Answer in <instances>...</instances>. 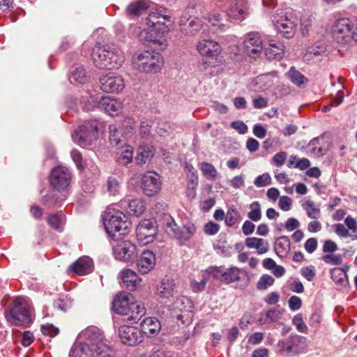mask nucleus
I'll use <instances>...</instances> for the list:
<instances>
[{
	"instance_id": "obj_38",
	"label": "nucleus",
	"mask_w": 357,
	"mask_h": 357,
	"mask_svg": "<svg viewBox=\"0 0 357 357\" xmlns=\"http://www.w3.org/2000/svg\"><path fill=\"white\" fill-rule=\"evenodd\" d=\"M290 250V241L287 236L279 237L275 244V250L277 255L283 257L287 255Z\"/></svg>"
},
{
	"instance_id": "obj_54",
	"label": "nucleus",
	"mask_w": 357,
	"mask_h": 357,
	"mask_svg": "<svg viewBox=\"0 0 357 357\" xmlns=\"http://www.w3.org/2000/svg\"><path fill=\"white\" fill-rule=\"evenodd\" d=\"M271 183V177L268 173H264L257 176L254 181V184L257 188H262Z\"/></svg>"
},
{
	"instance_id": "obj_53",
	"label": "nucleus",
	"mask_w": 357,
	"mask_h": 357,
	"mask_svg": "<svg viewBox=\"0 0 357 357\" xmlns=\"http://www.w3.org/2000/svg\"><path fill=\"white\" fill-rule=\"evenodd\" d=\"M333 280L337 284H342L346 279V272L340 268H333L331 271Z\"/></svg>"
},
{
	"instance_id": "obj_25",
	"label": "nucleus",
	"mask_w": 357,
	"mask_h": 357,
	"mask_svg": "<svg viewBox=\"0 0 357 357\" xmlns=\"http://www.w3.org/2000/svg\"><path fill=\"white\" fill-rule=\"evenodd\" d=\"M120 276L124 285L130 291L137 290L142 286V278L135 271L130 268L123 269L120 273Z\"/></svg>"
},
{
	"instance_id": "obj_48",
	"label": "nucleus",
	"mask_w": 357,
	"mask_h": 357,
	"mask_svg": "<svg viewBox=\"0 0 357 357\" xmlns=\"http://www.w3.org/2000/svg\"><path fill=\"white\" fill-rule=\"evenodd\" d=\"M121 188V181L115 177L109 176L107 182V190L110 195L114 196L119 194Z\"/></svg>"
},
{
	"instance_id": "obj_63",
	"label": "nucleus",
	"mask_w": 357,
	"mask_h": 357,
	"mask_svg": "<svg viewBox=\"0 0 357 357\" xmlns=\"http://www.w3.org/2000/svg\"><path fill=\"white\" fill-rule=\"evenodd\" d=\"M41 332L45 335L54 337L59 333V329L52 324H46L41 326Z\"/></svg>"
},
{
	"instance_id": "obj_17",
	"label": "nucleus",
	"mask_w": 357,
	"mask_h": 357,
	"mask_svg": "<svg viewBox=\"0 0 357 357\" xmlns=\"http://www.w3.org/2000/svg\"><path fill=\"white\" fill-rule=\"evenodd\" d=\"M119 337L122 343L129 346H135L142 342L143 335L137 327L123 325L119 328Z\"/></svg>"
},
{
	"instance_id": "obj_62",
	"label": "nucleus",
	"mask_w": 357,
	"mask_h": 357,
	"mask_svg": "<svg viewBox=\"0 0 357 357\" xmlns=\"http://www.w3.org/2000/svg\"><path fill=\"white\" fill-rule=\"evenodd\" d=\"M231 127L241 135L245 134L248 130V126L241 120L232 121Z\"/></svg>"
},
{
	"instance_id": "obj_40",
	"label": "nucleus",
	"mask_w": 357,
	"mask_h": 357,
	"mask_svg": "<svg viewBox=\"0 0 357 357\" xmlns=\"http://www.w3.org/2000/svg\"><path fill=\"white\" fill-rule=\"evenodd\" d=\"M148 3L144 0H138L130 3L126 9V13L130 16H138L148 8Z\"/></svg>"
},
{
	"instance_id": "obj_58",
	"label": "nucleus",
	"mask_w": 357,
	"mask_h": 357,
	"mask_svg": "<svg viewBox=\"0 0 357 357\" xmlns=\"http://www.w3.org/2000/svg\"><path fill=\"white\" fill-rule=\"evenodd\" d=\"M322 260L327 264L340 265L342 262V257L340 255L331 253L323 256Z\"/></svg>"
},
{
	"instance_id": "obj_23",
	"label": "nucleus",
	"mask_w": 357,
	"mask_h": 357,
	"mask_svg": "<svg viewBox=\"0 0 357 357\" xmlns=\"http://www.w3.org/2000/svg\"><path fill=\"white\" fill-rule=\"evenodd\" d=\"M123 102L114 97L101 96L100 109L111 116H116L122 113Z\"/></svg>"
},
{
	"instance_id": "obj_35",
	"label": "nucleus",
	"mask_w": 357,
	"mask_h": 357,
	"mask_svg": "<svg viewBox=\"0 0 357 357\" xmlns=\"http://www.w3.org/2000/svg\"><path fill=\"white\" fill-rule=\"evenodd\" d=\"M132 157L133 149L131 146L125 144L118 148L116 158L119 163L127 165L132 161Z\"/></svg>"
},
{
	"instance_id": "obj_52",
	"label": "nucleus",
	"mask_w": 357,
	"mask_h": 357,
	"mask_svg": "<svg viewBox=\"0 0 357 357\" xmlns=\"http://www.w3.org/2000/svg\"><path fill=\"white\" fill-rule=\"evenodd\" d=\"M274 278L267 274L262 275L257 283V288L259 290H265L274 283Z\"/></svg>"
},
{
	"instance_id": "obj_33",
	"label": "nucleus",
	"mask_w": 357,
	"mask_h": 357,
	"mask_svg": "<svg viewBox=\"0 0 357 357\" xmlns=\"http://www.w3.org/2000/svg\"><path fill=\"white\" fill-rule=\"evenodd\" d=\"M94 353L92 348L87 344L81 342L75 343L69 353V357H93Z\"/></svg>"
},
{
	"instance_id": "obj_18",
	"label": "nucleus",
	"mask_w": 357,
	"mask_h": 357,
	"mask_svg": "<svg viewBox=\"0 0 357 357\" xmlns=\"http://www.w3.org/2000/svg\"><path fill=\"white\" fill-rule=\"evenodd\" d=\"M344 225L337 223L333 225L335 233L340 238L349 237L352 241L357 240V221L348 215L344 219Z\"/></svg>"
},
{
	"instance_id": "obj_32",
	"label": "nucleus",
	"mask_w": 357,
	"mask_h": 357,
	"mask_svg": "<svg viewBox=\"0 0 357 357\" xmlns=\"http://www.w3.org/2000/svg\"><path fill=\"white\" fill-rule=\"evenodd\" d=\"M141 332L149 335H156L161 329L160 321L154 317H148L141 323Z\"/></svg>"
},
{
	"instance_id": "obj_45",
	"label": "nucleus",
	"mask_w": 357,
	"mask_h": 357,
	"mask_svg": "<svg viewBox=\"0 0 357 357\" xmlns=\"http://www.w3.org/2000/svg\"><path fill=\"white\" fill-rule=\"evenodd\" d=\"M287 75L291 82L298 87L307 82V79L294 66L290 68Z\"/></svg>"
},
{
	"instance_id": "obj_36",
	"label": "nucleus",
	"mask_w": 357,
	"mask_h": 357,
	"mask_svg": "<svg viewBox=\"0 0 357 357\" xmlns=\"http://www.w3.org/2000/svg\"><path fill=\"white\" fill-rule=\"evenodd\" d=\"M301 206L310 218L318 219L320 217V208L312 200L304 199L301 201Z\"/></svg>"
},
{
	"instance_id": "obj_19",
	"label": "nucleus",
	"mask_w": 357,
	"mask_h": 357,
	"mask_svg": "<svg viewBox=\"0 0 357 357\" xmlns=\"http://www.w3.org/2000/svg\"><path fill=\"white\" fill-rule=\"evenodd\" d=\"M196 50L202 56L215 59L222 52L220 45L211 39L199 40Z\"/></svg>"
},
{
	"instance_id": "obj_5",
	"label": "nucleus",
	"mask_w": 357,
	"mask_h": 357,
	"mask_svg": "<svg viewBox=\"0 0 357 357\" xmlns=\"http://www.w3.org/2000/svg\"><path fill=\"white\" fill-rule=\"evenodd\" d=\"M5 317L11 325L28 326L32 323L30 305L22 297L15 298L13 306L6 310Z\"/></svg>"
},
{
	"instance_id": "obj_1",
	"label": "nucleus",
	"mask_w": 357,
	"mask_h": 357,
	"mask_svg": "<svg viewBox=\"0 0 357 357\" xmlns=\"http://www.w3.org/2000/svg\"><path fill=\"white\" fill-rule=\"evenodd\" d=\"M146 24L149 28L139 32L140 41L152 43L160 50H165L168 45L166 34L174 26V20L167 10L160 7L151 11L146 19Z\"/></svg>"
},
{
	"instance_id": "obj_16",
	"label": "nucleus",
	"mask_w": 357,
	"mask_h": 357,
	"mask_svg": "<svg viewBox=\"0 0 357 357\" xmlns=\"http://www.w3.org/2000/svg\"><path fill=\"white\" fill-rule=\"evenodd\" d=\"M141 188L146 196H153L161 190V181L159 174L155 172H147L142 178Z\"/></svg>"
},
{
	"instance_id": "obj_28",
	"label": "nucleus",
	"mask_w": 357,
	"mask_h": 357,
	"mask_svg": "<svg viewBox=\"0 0 357 357\" xmlns=\"http://www.w3.org/2000/svg\"><path fill=\"white\" fill-rule=\"evenodd\" d=\"M131 295L126 293H120L117 294L112 303V308L114 311L119 314H128L129 307L132 301H130Z\"/></svg>"
},
{
	"instance_id": "obj_42",
	"label": "nucleus",
	"mask_w": 357,
	"mask_h": 357,
	"mask_svg": "<svg viewBox=\"0 0 357 357\" xmlns=\"http://www.w3.org/2000/svg\"><path fill=\"white\" fill-rule=\"evenodd\" d=\"M322 136L314 137L308 143L306 149L307 153L315 157H319L324 155V149L319 144V140Z\"/></svg>"
},
{
	"instance_id": "obj_11",
	"label": "nucleus",
	"mask_w": 357,
	"mask_h": 357,
	"mask_svg": "<svg viewBox=\"0 0 357 357\" xmlns=\"http://www.w3.org/2000/svg\"><path fill=\"white\" fill-rule=\"evenodd\" d=\"M206 272L212 275L214 278L228 284L241 281L242 277L245 276L247 274L244 269L236 266L228 268H225L222 266L210 267Z\"/></svg>"
},
{
	"instance_id": "obj_59",
	"label": "nucleus",
	"mask_w": 357,
	"mask_h": 357,
	"mask_svg": "<svg viewBox=\"0 0 357 357\" xmlns=\"http://www.w3.org/2000/svg\"><path fill=\"white\" fill-rule=\"evenodd\" d=\"M195 13V9L193 7H188L182 13L179 24L180 26H186L187 23L190 22L193 17L192 14Z\"/></svg>"
},
{
	"instance_id": "obj_4",
	"label": "nucleus",
	"mask_w": 357,
	"mask_h": 357,
	"mask_svg": "<svg viewBox=\"0 0 357 357\" xmlns=\"http://www.w3.org/2000/svg\"><path fill=\"white\" fill-rule=\"evenodd\" d=\"M163 64V56L155 51L137 52L132 58L133 68L141 73H157L160 71Z\"/></svg>"
},
{
	"instance_id": "obj_56",
	"label": "nucleus",
	"mask_w": 357,
	"mask_h": 357,
	"mask_svg": "<svg viewBox=\"0 0 357 357\" xmlns=\"http://www.w3.org/2000/svg\"><path fill=\"white\" fill-rule=\"evenodd\" d=\"M109 130V141L111 144L118 146L120 144L121 139L120 138V131L116 129V126L111 125Z\"/></svg>"
},
{
	"instance_id": "obj_7",
	"label": "nucleus",
	"mask_w": 357,
	"mask_h": 357,
	"mask_svg": "<svg viewBox=\"0 0 357 357\" xmlns=\"http://www.w3.org/2000/svg\"><path fill=\"white\" fill-rule=\"evenodd\" d=\"M101 126L102 123L96 120L86 121L72 134V139L81 146H89L98 138Z\"/></svg>"
},
{
	"instance_id": "obj_64",
	"label": "nucleus",
	"mask_w": 357,
	"mask_h": 357,
	"mask_svg": "<svg viewBox=\"0 0 357 357\" xmlns=\"http://www.w3.org/2000/svg\"><path fill=\"white\" fill-rule=\"evenodd\" d=\"M287 154L286 152H279L272 158V163L278 167L282 166L287 160Z\"/></svg>"
},
{
	"instance_id": "obj_30",
	"label": "nucleus",
	"mask_w": 357,
	"mask_h": 357,
	"mask_svg": "<svg viewBox=\"0 0 357 357\" xmlns=\"http://www.w3.org/2000/svg\"><path fill=\"white\" fill-rule=\"evenodd\" d=\"M70 268L77 275H87L93 271V261L89 257H82L74 262Z\"/></svg>"
},
{
	"instance_id": "obj_44",
	"label": "nucleus",
	"mask_w": 357,
	"mask_h": 357,
	"mask_svg": "<svg viewBox=\"0 0 357 357\" xmlns=\"http://www.w3.org/2000/svg\"><path fill=\"white\" fill-rule=\"evenodd\" d=\"M47 221L48 225L54 229L59 231H63L65 216L61 213L50 215L47 218Z\"/></svg>"
},
{
	"instance_id": "obj_24",
	"label": "nucleus",
	"mask_w": 357,
	"mask_h": 357,
	"mask_svg": "<svg viewBox=\"0 0 357 357\" xmlns=\"http://www.w3.org/2000/svg\"><path fill=\"white\" fill-rule=\"evenodd\" d=\"M156 294L162 298H169L177 294V286L174 279L163 278L156 288Z\"/></svg>"
},
{
	"instance_id": "obj_8",
	"label": "nucleus",
	"mask_w": 357,
	"mask_h": 357,
	"mask_svg": "<svg viewBox=\"0 0 357 357\" xmlns=\"http://www.w3.org/2000/svg\"><path fill=\"white\" fill-rule=\"evenodd\" d=\"M353 19L340 18L335 21L331 28L333 38L340 44H348L352 41Z\"/></svg>"
},
{
	"instance_id": "obj_26",
	"label": "nucleus",
	"mask_w": 357,
	"mask_h": 357,
	"mask_svg": "<svg viewBox=\"0 0 357 357\" xmlns=\"http://www.w3.org/2000/svg\"><path fill=\"white\" fill-rule=\"evenodd\" d=\"M120 206L125 208L130 215L139 216L146 209L144 202L141 199L128 200L123 199L120 202Z\"/></svg>"
},
{
	"instance_id": "obj_43",
	"label": "nucleus",
	"mask_w": 357,
	"mask_h": 357,
	"mask_svg": "<svg viewBox=\"0 0 357 357\" xmlns=\"http://www.w3.org/2000/svg\"><path fill=\"white\" fill-rule=\"evenodd\" d=\"M106 340L94 347L98 357H114V350L109 345Z\"/></svg>"
},
{
	"instance_id": "obj_14",
	"label": "nucleus",
	"mask_w": 357,
	"mask_h": 357,
	"mask_svg": "<svg viewBox=\"0 0 357 357\" xmlns=\"http://www.w3.org/2000/svg\"><path fill=\"white\" fill-rule=\"evenodd\" d=\"M100 89L107 93L118 94L125 88V81L122 76L114 73H109L100 77Z\"/></svg>"
},
{
	"instance_id": "obj_10",
	"label": "nucleus",
	"mask_w": 357,
	"mask_h": 357,
	"mask_svg": "<svg viewBox=\"0 0 357 357\" xmlns=\"http://www.w3.org/2000/svg\"><path fill=\"white\" fill-rule=\"evenodd\" d=\"M196 227L190 222H186L182 227H180L176 222L172 219L166 225V232L172 238L177 240L180 244L183 245L189 241L195 234Z\"/></svg>"
},
{
	"instance_id": "obj_46",
	"label": "nucleus",
	"mask_w": 357,
	"mask_h": 357,
	"mask_svg": "<svg viewBox=\"0 0 357 357\" xmlns=\"http://www.w3.org/2000/svg\"><path fill=\"white\" fill-rule=\"evenodd\" d=\"M200 169L203 175L208 180L215 181L218 176V171L211 163L203 162L200 164Z\"/></svg>"
},
{
	"instance_id": "obj_22",
	"label": "nucleus",
	"mask_w": 357,
	"mask_h": 357,
	"mask_svg": "<svg viewBox=\"0 0 357 357\" xmlns=\"http://www.w3.org/2000/svg\"><path fill=\"white\" fill-rule=\"evenodd\" d=\"M78 339L82 341L81 343L87 344L89 347H95L105 340L102 332L96 326H89L80 332Z\"/></svg>"
},
{
	"instance_id": "obj_9",
	"label": "nucleus",
	"mask_w": 357,
	"mask_h": 357,
	"mask_svg": "<svg viewBox=\"0 0 357 357\" xmlns=\"http://www.w3.org/2000/svg\"><path fill=\"white\" fill-rule=\"evenodd\" d=\"M112 252L116 260L133 264L137 257V245L130 241L115 242L112 245Z\"/></svg>"
},
{
	"instance_id": "obj_34",
	"label": "nucleus",
	"mask_w": 357,
	"mask_h": 357,
	"mask_svg": "<svg viewBox=\"0 0 357 357\" xmlns=\"http://www.w3.org/2000/svg\"><path fill=\"white\" fill-rule=\"evenodd\" d=\"M129 312L125 316L127 317V320L136 322L139 321L145 314L146 308L144 305L139 302H133L130 305Z\"/></svg>"
},
{
	"instance_id": "obj_55",
	"label": "nucleus",
	"mask_w": 357,
	"mask_h": 357,
	"mask_svg": "<svg viewBox=\"0 0 357 357\" xmlns=\"http://www.w3.org/2000/svg\"><path fill=\"white\" fill-rule=\"evenodd\" d=\"M189 172H190V176L188 175V176L190 177V184L192 185V190L188 189L187 195L188 197L194 198L195 197V194H196L195 188H196V186L197 185L198 178L196 174V172L194 171V169L192 166L190 167Z\"/></svg>"
},
{
	"instance_id": "obj_20",
	"label": "nucleus",
	"mask_w": 357,
	"mask_h": 357,
	"mask_svg": "<svg viewBox=\"0 0 357 357\" xmlns=\"http://www.w3.org/2000/svg\"><path fill=\"white\" fill-rule=\"evenodd\" d=\"M245 52L251 57H256L263 49L261 38L257 32H250L245 36L243 43Z\"/></svg>"
},
{
	"instance_id": "obj_3",
	"label": "nucleus",
	"mask_w": 357,
	"mask_h": 357,
	"mask_svg": "<svg viewBox=\"0 0 357 357\" xmlns=\"http://www.w3.org/2000/svg\"><path fill=\"white\" fill-rule=\"evenodd\" d=\"M102 220L107 234L112 239H114L116 233L119 235L126 234L130 225L123 212L111 206L105 211Z\"/></svg>"
},
{
	"instance_id": "obj_60",
	"label": "nucleus",
	"mask_w": 357,
	"mask_h": 357,
	"mask_svg": "<svg viewBox=\"0 0 357 357\" xmlns=\"http://www.w3.org/2000/svg\"><path fill=\"white\" fill-rule=\"evenodd\" d=\"M293 324L296 327V329L301 333H306L307 327L303 321V317L301 314H297L292 319Z\"/></svg>"
},
{
	"instance_id": "obj_39",
	"label": "nucleus",
	"mask_w": 357,
	"mask_h": 357,
	"mask_svg": "<svg viewBox=\"0 0 357 357\" xmlns=\"http://www.w3.org/2000/svg\"><path fill=\"white\" fill-rule=\"evenodd\" d=\"M154 155V150L152 146H141L136 156V160L139 164H145L150 161Z\"/></svg>"
},
{
	"instance_id": "obj_51",
	"label": "nucleus",
	"mask_w": 357,
	"mask_h": 357,
	"mask_svg": "<svg viewBox=\"0 0 357 357\" xmlns=\"http://www.w3.org/2000/svg\"><path fill=\"white\" fill-rule=\"evenodd\" d=\"M265 317H264L262 315L259 319V321L261 324H264L268 321L270 322H275L278 321L280 319L281 317V312L280 311L275 310H271L266 312Z\"/></svg>"
},
{
	"instance_id": "obj_15",
	"label": "nucleus",
	"mask_w": 357,
	"mask_h": 357,
	"mask_svg": "<svg viewBox=\"0 0 357 357\" xmlns=\"http://www.w3.org/2000/svg\"><path fill=\"white\" fill-rule=\"evenodd\" d=\"M71 181V173L69 169L63 166L54 168L50 176L52 187L58 190H66Z\"/></svg>"
},
{
	"instance_id": "obj_41",
	"label": "nucleus",
	"mask_w": 357,
	"mask_h": 357,
	"mask_svg": "<svg viewBox=\"0 0 357 357\" xmlns=\"http://www.w3.org/2000/svg\"><path fill=\"white\" fill-rule=\"evenodd\" d=\"M241 220V216L239 211L234 207H229L225 214V222L228 227H234L238 225Z\"/></svg>"
},
{
	"instance_id": "obj_49",
	"label": "nucleus",
	"mask_w": 357,
	"mask_h": 357,
	"mask_svg": "<svg viewBox=\"0 0 357 357\" xmlns=\"http://www.w3.org/2000/svg\"><path fill=\"white\" fill-rule=\"evenodd\" d=\"M250 211L248 213V217L253 222H258L261 218V205L259 202H253L250 204Z\"/></svg>"
},
{
	"instance_id": "obj_21",
	"label": "nucleus",
	"mask_w": 357,
	"mask_h": 357,
	"mask_svg": "<svg viewBox=\"0 0 357 357\" xmlns=\"http://www.w3.org/2000/svg\"><path fill=\"white\" fill-rule=\"evenodd\" d=\"M136 268L142 275L148 274L156 264L155 253L150 250H143L139 255H137L136 261Z\"/></svg>"
},
{
	"instance_id": "obj_57",
	"label": "nucleus",
	"mask_w": 357,
	"mask_h": 357,
	"mask_svg": "<svg viewBox=\"0 0 357 357\" xmlns=\"http://www.w3.org/2000/svg\"><path fill=\"white\" fill-rule=\"evenodd\" d=\"M208 22L212 26L222 27L224 24L222 22V16L218 11H213L208 15Z\"/></svg>"
},
{
	"instance_id": "obj_47",
	"label": "nucleus",
	"mask_w": 357,
	"mask_h": 357,
	"mask_svg": "<svg viewBox=\"0 0 357 357\" xmlns=\"http://www.w3.org/2000/svg\"><path fill=\"white\" fill-rule=\"evenodd\" d=\"M89 77L85 69L83 67L77 68L69 78L71 83L76 82L79 84H85L88 82Z\"/></svg>"
},
{
	"instance_id": "obj_61",
	"label": "nucleus",
	"mask_w": 357,
	"mask_h": 357,
	"mask_svg": "<svg viewBox=\"0 0 357 357\" xmlns=\"http://www.w3.org/2000/svg\"><path fill=\"white\" fill-rule=\"evenodd\" d=\"M301 273L307 280L312 281L316 275L315 267L312 265L303 267Z\"/></svg>"
},
{
	"instance_id": "obj_2",
	"label": "nucleus",
	"mask_w": 357,
	"mask_h": 357,
	"mask_svg": "<svg viewBox=\"0 0 357 357\" xmlns=\"http://www.w3.org/2000/svg\"><path fill=\"white\" fill-rule=\"evenodd\" d=\"M92 59L100 69H117L125 61L123 52L114 45L96 47L93 50Z\"/></svg>"
},
{
	"instance_id": "obj_13",
	"label": "nucleus",
	"mask_w": 357,
	"mask_h": 357,
	"mask_svg": "<svg viewBox=\"0 0 357 357\" xmlns=\"http://www.w3.org/2000/svg\"><path fill=\"white\" fill-rule=\"evenodd\" d=\"M135 234L140 245H146L153 243L157 235L155 222L150 219L141 220L136 227Z\"/></svg>"
},
{
	"instance_id": "obj_50",
	"label": "nucleus",
	"mask_w": 357,
	"mask_h": 357,
	"mask_svg": "<svg viewBox=\"0 0 357 357\" xmlns=\"http://www.w3.org/2000/svg\"><path fill=\"white\" fill-rule=\"evenodd\" d=\"M186 26L187 27L184 28L183 31H185L186 34L194 35L201 29L202 24L199 19L193 17L188 22V24Z\"/></svg>"
},
{
	"instance_id": "obj_12",
	"label": "nucleus",
	"mask_w": 357,
	"mask_h": 357,
	"mask_svg": "<svg viewBox=\"0 0 357 357\" xmlns=\"http://www.w3.org/2000/svg\"><path fill=\"white\" fill-rule=\"evenodd\" d=\"M307 346V339L298 335H291L287 339L280 340L278 343L280 352L288 355L304 352Z\"/></svg>"
},
{
	"instance_id": "obj_29",
	"label": "nucleus",
	"mask_w": 357,
	"mask_h": 357,
	"mask_svg": "<svg viewBox=\"0 0 357 357\" xmlns=\"http://www.w3.org/2000/svg\"><path fill=\"white\" fill-rule=\"evenodd\" d=\"M265 54L269 60H280L284 55V46L282 43L270 40L268 46L265 47Z\"/></svg>"
},
{
	"instance_id": "obj_31",
	"label": "nucleus",
	"mask_w": 357,
	"mask_h": 357,
	"mask_svg": "<svg viewBox=\"0 0 357 357\" xmlns=\"http://www.w3.org/2000/svg\"><path fill=\"white\" fill-rule=\"evenodd\" d=\"M245 245L249 249H255L258 255L266 254L270 247L267 240L257 237H248Z\"/></svg>"
},
{
	"instance_id": "obj_6",
	"label": "nucleus",
	"mask_w": 357,
	"mask_h": 357,
	"mask_svg": "<svg viewBox=\"0 0 357 357\" xmlns=\"http://www.w3.org/2000/svg\"><path fill=\"white\" fill-rule=\"evenodd\" d=\"M272 22L278 33L287 38L293 37L298 19L291 8L277 10L272 16Z\"/></svg>"
},
{
	"instance_id": "obj_37",
	"label": "nucleus",
	"mask_w": 357,
	"mask_h": 357,
	"mask_svg": "<svg viewBox=\"0 0 357 357\" xmlns=\"http://www.w3.org/2000/svg\"><path fill=\"white\" fill-rule=\"evenodd\" d=\"M101 97L96 94L88 93L82 98L81 102L86 110H91L95 108L100 109Z\"/></svg>"
},
{
	"instance_id": "obj_27",
	"label": "nucleus",
	"mask_w": 357,
	"mask_h": 357,
	"mask_svg": "<svg viewBox=\"0 0 357 357\" xmlns=\"http://www.w3.org/2000/svg\"><path fill=\"white\" fill-rule=\"evenodd\" d=\"M228 17L235 20H244L249 14L246 0H235L227 11Z\"/></svg>"
}]
</instances>
